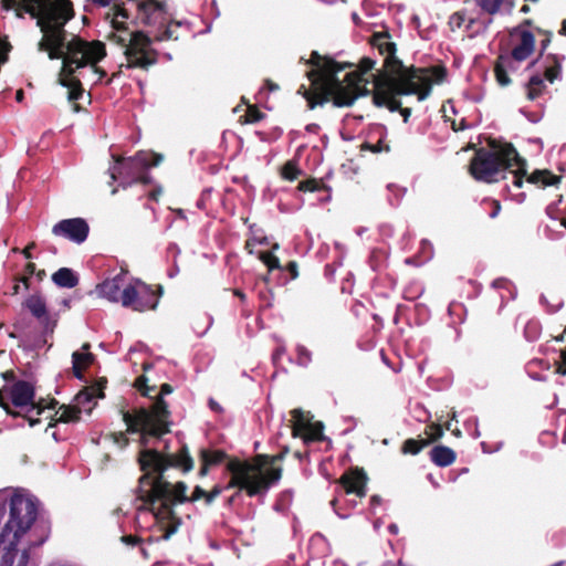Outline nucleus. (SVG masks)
Here are the masks:
<instances>
[{
    "mask_svg": "<svg viewBox=\"0 0 566 566\" xmlns=\"http://www.w3.org/2000/svg\"><path fill=\"white\" fill-rule=\"evenodd\" d=\"M1 6L4 10L14 9L19 18L29 13L36 19L42 32L38 50L46 52L50 60H62L57 83L69 90L67 99L74 103V111L80 112L81 107L75 102L83 96L84 88L76 72L91 66L99 80L106 76V72L97 66L106 56L105 44L98 40L86 41L78 35L67 39L65 25L74 17L70 0H1Z\"/></svg>",
    "mask_w": 566,
    "mask_h": 566,
    "instance_id": "obj_1",
    "label": "nucleus"
},
{
    "mask_svg": "<svg viewBox=\"0 0 566 566\" xmlns=\"http://www.w3.org/2000/svg\"><path fill=\"white\" fill-rule=\"evenodd\" d=\"M108 18L113 31L107 39L124 49L126 63L112 73L107 84L119 77L124 67L149 71L159 61L153 43L178 40L177 30L182 27L171 19L167 3L158 0H115Z\"/></svg>",
    "mask_w": 566,
    "mask_h": 566,
    "instance_id": "obj_2",
    "label": "nucleus"
},
{
    "mask_svg": "<svg viewBox=\"0 0 566 566\" xmlns=\"http://www.w3.org/2000/svg\"><path fill=\"white\" fill-rule=\"evenodd\" d=\"M305 63L313 66L306 74L311 81V88L301 85L298 93L306 99L310 109L328 102L335 107H348L359 96L370 94V91L360 84L358 74L347 73L344 82L337 77L338 72L352 69L353 63H339L329 56H322L317 51H313Z\"/></svg>",
    "mask_w": 566,
    "mask_h": 566,
    "instance_id": "obj_3",
    "label": "nucleus"
},
{
    "mask_svg": "<svg viewBox=\"0 0 566 566\" xmlns=\"http://www.w3.org/2000/svg\"><path fill=\"white\" fill-rule=\"evenodd\" d=\"M516 167L512 170V184L516 188H521L526 181L538 186L549 187L557 186L562 181V176L553 174L548 169H535L527 175L526 160L520 157L517 150L512 144L495 146V142L491 143V148L480 147L475 149L470 160L469 172L478 181L492 184L500 180V176L507 169Z\"/></svg>",
    "mask_w": 566,
    "mask_h": 566,
    "instance_id": "obj_4",
    "label": "nucleus"
},
{
    "mask_svg": "<svg viewBox=\"0 0 566 566\" xmlns=\"http://www.w3.org/2000/svg\"><path fill=\"white\" fill-rule=\"evenodd\" d=\"M447 76L448 70L444 65L410 69L401 76L374 75L373 103L377 107L388 108L391 113L399 112L407 123L411 108L402 107L397 96L416 95L418 101H424L430 95L432 85L443 83Z\"/></svg>",
    "mask_w": 566,
    "mask_h": 566,
    "instance_id": "obj_5",
    "label": "nucleus"
},
{
    "mask_svg": "<svg viewBox=\"0 0 566 566\" xmlns=\"http://www.w3.org/2000/svg\"><path fill=\"white\" fill-rule=\"evenodd\" d=\"M172 391V386L165 382L150 406L134 407L129 410L122 408L119 412L126 424V430L111 432L108 434L109 439L120 448H126L129 444L127 434H138L137 441L140 447L148 446L151 440H160L166 433L170 432V411L164 396Z\"/></svg>",
    "mask_w": 566,
    "mask_h": 566,
    "instance_id": "obj_6",
    "label": "nucleus"
},
{
    "mask_svg": "<svg viewBox=\"0 0 566 566\" xmlns=\"http://www.w3.org/2000/svg\"><path fill=\"white\" fill-rule=\"evenodd\" d=\"M138 463L144 473L138 480L136 494L147 506H154L153 490L157 482L160 480L163 483H170L165 479V472L169 468H178L187 473L195 464L186 444L175 454H164L156 449H148L147 446L143 447L138 453Z\"/></svg>",
    "mask_w": 566,
    "mask_h": 566,
    "instance_id": "obj_7",
    "label": "nucleus"
},
{
    "mask_svg": "<svg viewBox=\"0 0 566 566\" xmlns=\"http://www.w3.org/2000/svg\"><path fill=\"white\" fill-rule=\"evenodd\" d=\"M187 484L182 481L175 485L159 481L153 490L154 506H149V511L153 512L156 521L160 524L164 531L161 538L165 541L169 539L181 525V518L174 511V506L178 503L206 500L207 491L200 485L195 486L191 496H187Z\"/></svg>",
    "mask_w": 566,
    "mask_h": 566,
    "instance_id": "obj_8",
    "label": "nucleus"
},
{
    "mask_svg": "<svg viewBox=\"0 0 566 566\" xmlns=\"http://www.w3.org/2000/svg\"><path fill=\"white\" fill-rule=\"evenodd\" d=\"M38 517V504L30 497L21 494H14L10 499V515L2 532L0 533V545L8 542L4 547L3 565L12 566L14 547L19 539L35 523Z\"/></svg>",
    "mask_w": 566,
    "mask_h": 566,
    "instance_id": "obj_9",
    "label": "nucleus"
},
{
    "mask_svg": "<svg viewBox=\"0 0 566 566\" xmlns=\"http://www.w3.org/2000/svg\"><path fill=\"white\" fill-rule=\"evenodd\" d=\"M112 157L114 159V165L109 168L112 182L119 179V186L124 189L134 184H154L148 170L158 166L164 159L161 154L149 150H139L130 157L120 155H113Z\"/></svg>",
    "mask_w": 566,
    "mask_h": 566,
    "instance_id": "obj_10",
    "label": "nucleus"
},
{
    "mask_svg": "<svg viewBox=\"0 0 566 566\" xmlns=\"http://www.w3.org/2000/svg\"><path fill=\"white\" fill-rule=\"evenodd\" d=\"M227 470L231 473V479L226 489L238 488L251 497L265 493L282 476V468L266 469L265 474H256L251 462L238 459L230 460Z\"/></svg>",
    "mask_w": 566,
    "mask_h": 566,
    "instance_id": "obj_11",
    "label": "nucleus"
},
{
    "mask_svg": "<svg viewBox=\"0 0 566 566\" xmlns=\"http://www.w3.org/2000/svg\"><path fill=\"white\" fill-rule=\"evenodd\" d=\"M11 402L15 408H27V411L22 412V418L29 422L30 427L41 422L40 416L45 409H55L59 403L54 398L45 403L44 399L35 401V389L34 386L27 380L15 381L10 389Z\"/></svg>",
    "mask_w": 566,
    "mask_h": 566,
    "instance_id": "obj_12",
    "label": "nucleus"
},
{
    "mask_svg": "<svg viewBox=\"0 0 566 566\" xmlns=\"http://www.w3.org/2000/svg\"><path fill=\"white\" fill-rule=\"evenodd\" d=\"M163 294V287L157 285L153 287L140 280L123 289L122 305L136 312L156 310L159 297Z\"/></svg>",
    "mask_w": 566,
    "mask_h": 566,
    "instance_id": "obj_13",
    "label": "nucleus"
},
{
    "mask_svg": "<svg viewBox=\"0 0 566 566\" xmlns=\"http://www.w3.org/2000/svg\"><path fill=\"white\" fill-rule=\"evenodd\" d=\"M369 44L377 49L380 55H384V69L378 70L375 75L390 74L391 76H401L407 74L410 69H418L415 65L405 66L402 61L397 57V45L390 41L388 31L375 32L370 39Z\"/></svg>",
    "mask_w": 566,
    "mask_h": 566,
    "instance_id": "obj_14",
    "label": "nucleus"
},
{
    "mask_svg": "<svg viewBox=\"0 0 566 566\" xmlns=\"http://www.w3.org/2000/svg\"><path fill=\"white\" fill-rule=\"evenodd\" d=\"M292 436L301 438L305 443L323 441L325 439L324 424L321 421H313V416L302 409H293Z\"/></svg>",
    "mask_w": 566,
    "mask_h": 566,
    "instance_id": "obj_15",
    "label": "nucleus"
},
{
    "mask_svg": "<svg viewBox=\"0 0 566 566\" xmlns=\"http://www.w3.org/2000/svg\"><path fill=\"white\" fill-rule=\"evenodd\" d=\"M22 306L39 321L44 336L52 335L54 333L57 319L49 314L45 300L40 293L29 295L23 301Z\"/></svg>",
    "mask_w": 566,
    "mask_h": 566,
    "instance_id": "obj_16",
    "label": "nucleus"
},
{
    "mask_svg": "<svg viewBox=\"0 0 566 566\" xmlns=\"http://www.w3.org/2000/svg\"><path fill=\"white\" fill-rule=\"evenodd\" d=\"M509 34L511 42L514 43L509 56L516 62L527 60L535 51L534 34L522 27H514Z\"/></svg>",
    "mask_w": 566,
    "mask_h": 566,
    "instance_id": "obj_17",
    "label": "nucleus"
},
{
    "mask_svg": "<svg viewBox=\"0 0 566 566\" xmlns=\"http://www.w3.org/2000/svg\"><path fill=\"white\" fill-rule=\"evenodd\" d=\"M90 232L88 223L82 218L64 219L55 223L52 233L77 244L83 243Z\"/></svg>",
    "mask_w": 566,
    "mask_h": 566,
    "instance_id": "obj_18",
    "label": "nucleus"
},
{
    "mask_svg": "<svg viewBox=\"0 0 566 566\" xmlns=\"http://www.w3.org/2000/svg\"><path fill=\"white\" fill-rule=\"evenodd\" d=\"M346 494H355L363 499L367 494L368 476L363 468L352 467L337 481Z\"/></svg>",
    "mask_w": 566,
    "mask_h": 566,
    "instance_id": "obj_19",
    "label": "nucleus"
},
{
    "mask_svg": "<svg viewBox=\"0 0 566 566\" xmlns=\"http://www.w3.org/2000/svg\"><path fill=\"white\" fill-rule=\"evenodd\" d=\"M126 272L122 270L120 273L112 279H106L102 283L96 285V292L101 297L108 300L109 302L122 303V292L124 289Z\"/></svg>",
    "mask_w": 566,
    "mask_h": 566,
    "instance_id": "obj_20",
    "label": "nucleus"
},
{
    "mask_svg": "<svg viewBox=\"0 0 566 566\" xmlns=\"http://www.w3.org/2000/svg\"><path fill=\"white\" fill-rule=\"evenodd\" d=\"M35 531H40V537L38 541L32 542L30 544L29 548H24L21 553H19L18 548L14 547V553L17 555L13 557L12 566H27L28 565L29 558H30L29 549L31 547L42 545L48 539V537L50 535V524L48 522L40 521L36 524ZM15 546H18V544ZM1 566H4L3 559L1 560Z\"/></svg>",
    "mask_w": 566,
    "mask_h": 566,
    "instance_id": "obj_21",
    "label": "nucleus"
},
{
    "mask_svg": "<svg viewBox=\"0 0 566 566\" xmlns=\"http://www.w3.org/2000/svg\"><path fill=\"white\" fill-rule=\"evenodd\" d=\"M429 457L432 463L440 468L450 467L457 460L455 451L443 444L434 446L430 450Z\"/></svg>",
    "mask_w": 566,
    "mask_h": 566,
    "instance_id": "obj_22",
    "label": "nucleus"
},
{
    "mask_svg": "<svg viewBox=\"0 0 566 566\" xmlns=\"http://www.w3.org/2000/svg\"><path fill=\"white\" fill-rule=\"evenodd\" d=\"M81 408L71 405H61L55 412V417L51 418L49 427H54L56 423H75L81 420Z\"/></svg>",
    "mask_w": 566,
    "mask_h": 566,
    "instance_id": "obj_23",
    "label": "nucleus"
},
{
    "mask_svg": "<svg viewBox=\"0 0 566 566\" xmlns=\"http://www.w3.org/2000/svg\"><path fill=\"white\" fill-rule=\"evenodd\" d=\"M565 60L564 55L548 53L544 56L545 70L544 77L549 82L554 83L562 73V63Z\"/></svg>",
    "mask_w": 566,
    "mask_h": 566,
    "instance_id": "obj_24",
    "label": "nucleus"
},
{
    "mask_svg": "<svg viewBox=\"0 0 566 566\" xmlns=\"http://www.w3.org/2000/svg\"><path fill=\"white\" fill-rule=\"evenodd\" d=\"M287 453L289 448L285 447L281 452L274 455L256 454L251 465L255 469L256 474H265L266 470H263L264 467L269 465V469L275 468L274 464L282 461Z\"/></svg>",
    "mask_w": 566,
    "mask_h": 566,
    "instance_id": "obj_25",
    "label": "nucleus"
},
{
    "mask_svg": "<svg viewBox=\"0 0 566 566\" xmlns=\"http://www.w3.org/2000/svg\"><path fill=\"white\" fill-rule=\"evenodd\" d=\"M104 386L101 382L96 385L85 387L80 392L76 394L74 400L76 402V407L83 408L87 403L92 402L96 398H104Z\"/></svg>",
    "mask_w": 566,
    "mask_h": 566,
    "instance_id": "obj_26",
    "label": "nucleus"
},
{
    "mask_svg": "<svg viewBox=\"0 0 566 566\" xmlns=\"http://www.w3.org/2000/svg\"><path fill=\"white\" fill-rule=\"evenodd\" d=\"M53 283L59 287L73 289L78 284L77 274L70 268H61L52 274Z\"/></svg>",
    "mask_w": 566,
    "mask_h": 566,
    "instance_id": "obj_27",
    "label": "nucleus"
},
{
    "mask_svg": "<svg viewBox=\"0 0 566 566\" xmlns=\"http://www.w3.org/2000/svg\"><path fill=\"white\" fill-rule=\"evenodd\" d=\"M95 356L90 353L74 352L72 355L73 374L77 379H83V371L94 363Z\"/></svg>",
    "mask_w": 566,
    "mask_h": 566,
    "instance_id": "obj_28",
    "label": "nucleus"
},
{
    "mask_svg": "<svg viewBox=\"0 0 566 566\" xmlns=\"http://www.w3.org/2000/svg\"><path fill=\"white\" fill-rule=\"evenodd\" d=\"M512 59L507 54H500L494 64V74L496 82L501 86H507L511 83V78L507 74L506 67L511 64Z\"/></svg>",
    "mask_w": 566,
    "mask_h": 566,
    "instance_id": "obj_29",
    "label": "nucleus"
},
{
    "mask_svg": "<svg viewBox=\"0 0 566 566\" xmlns=\"http://www.w3.org/2000/svg\"><path fill=\"white\" fill-rule=\"evenodd\" d=\"M546 85L541 75L536 74L531 76L526 84V97L530 101H535L538 98L543 92L545 91Z\"/></svg>",
    "mask_w": 566,
    "mask_h": 566,
    "instance_id": "obj_30",
    "label": "nucleus"
},
{
    "mask_svg": "<svg viewBox=\"0 0 566 566\" xmlns=\"http://www.w3.org/2000/svg\"><path fill=\"white\" fill-rule=\"evenodd\" d=\"M200 461L206 462L209 467L220 464L227 458V453L222 450H200Z\"/></svg>",
    "mask_w": 566,
    "mask_h": 566,
    "instance_id": "obj_31",
    "label": "nucleus"
},
{
    "mask_svg": "<svg viewBox=\"0 0 566 566\" xmlns=\"http://www.w3.org/2000/svg\"><path fill=\"white\" fill-rule=\"evenodd\" d=\"M429 446V441H426L424 439H412L409 438L403 441L401 446V453L403 454H418L423 448Z\"/></svg>",
    "mask_w": 566,
    "mask_h": 566,
    "instance_id": "obj_32",
    "label": "nucleus"
},
{
    "mask_svg": "<svg viewBox=\"0 0 566 566\" xmlns=\"http://www.w3.org/2000/svg\"><path fill=\"white\" fill-rule=\"evenodd\" d=\"M375 64H376L375 60H373L371 57L365 56L359 61L357 70L352 71L350 73L358 74L360 84L366 86L368 81L365 78V74L370 72L375 67Z\"/></svg>",
    "mask_w": 566,
    "mask_h": 566,
    "instance_id": "obj_33",
    "label": "nucleus"
},
{
    "mask_svg": "<svg viewBox=\"0 0 566 566\" xmlns=\"http://www.w3.org/2000/svg\"><path fill=\"white\" fill-rule=\"evenodd\" d=\"M302 175L303 171L298 168V165L295 160L286 161L281 168L282 178L289 181H294Z\"/></svg>",
    "mask_w": 566,
    "mask_h": 566,
    "instance_id": "obj_34",
    "label": "nucleus"
},
{
    "mask_svg": "<svg viewBox=\"0 0 566 566\" xmlns=\"http://www.w3.org/2000/svg\"><path fill=\"white\" fill-rule=\"evenodd\" d=\"M467 20H468L467 29H471L473 27V24L475 23V19H473V18L468 19L464 10L457 11L453 14H451V17L449 19V25L451 27L452 30L460 29Z\"/></svg>",
    "mask_w": 566,
    "mask_h": 566,
    "instance_id": "obj_35",
    "label": "nucleus"
},
{
    "mask_svg": "<svg viewBox=\"0 0 566 566\" xmlns=\"http://www.w3.org/2000/svg\"><path fill=\"white\" fill-rule=\"evenodd\" d=\"M259 259L266 265L269 271L273 270H282L283 266L280 263V260L272 251H261L259 253Z\"/></svg>",
    "mask_w": 566,
    "mask_h": 566,
    "instance_id": "obj_36",
    "label": "nucleus"
},
{
    "mask_svg": "<svg viewBox=\"0 0 566 566\" xmlns=\"http://www.w3.org/2000/svg\"><path fill=\"white\" fill-rule=\"evenodd\" d=\"M259 259L266 265L269 271L273 270H282L283 266L280 263V260L272 251H261L259 253Z\"/></svg>",
    "mask_w": 566,
    "mask_h": 566,
    "instance_id": "obj_37",
    "label": "nucleus"
},
{
    "mask_svg": "<svg viewBox=\"0 0 566 566\" xmlns=\"http://www.w3.org/2000/svg\"><path fill=\"white\" fill-rule=\"evenodd\" d=\"M134 387L140 392L142 396L154 398L151 392L156 390V385L149 386L148 378L142 375L135 379Z\"/></svg>",
    "mask_w": 566,
    "mask_h": 566,
    "instance_id": "obj_38",
    "label": "nucleus"
},
{
    "mask_svg": "<svg viewBox=\"0 0 566 566\" xmlns=\"http://www.w3.org/2000/svg\"><path fill=\"white\" fill-rule=\"evenodd\" d=\"M504 0H476V4L481 8L482 11L486 12L490 15L496 14Z\"/></svg>",
    "mask_w": 566,
    "mask_h": 566,
    "instance_id": "obj_39",
    "label": "nucleus"
},
{
    "mask_svg": "<svg viewBox=\"0 0 566 566\" xmlns=\"http://www.w3.org/2000/svg\"><path fill=\"white\" fill-rule=\"evenodd\" d=\"M424 433L427 436L424 440L431 444L443 437V427L439 423H431L426 427Z\"/></svg>",
    "mask_w": 566,
    "mask_h": 566,
    "instance_id": "obj_40",
    "label": "nucleus"
},
{
    "mask_svg": "<svg viewBox=\"0 0 566 566\" xmlns=\"http://www.w3.org/2000/svg\"><path fill=\"white\" fill-rule=\"evenodd\" d=\"M360 149L361 150H369L371 153H375V154H378V153H389L390 151V146L388 143H386L384 140V138H380L376 144H370L368 142H365L361 146H360Z\"/></svg>",
    "mask_w": 566,
    "mask_h": 566,
    "instance_id": "obj_41",
    "label": "nucleus"
},
{
    "mask_svg": "<svg viewBox=\"0 0 566 566\" xmlns=\"http://www.w3.org/2000/svg\"><path fill=\"white\" fill-rule=\"evenodd\" d=\"M265 114L261 112L258 106L249 105L244 114L245 123L254 124L262 120Z\"/></svg>",
    "mask_w": 566,
    "mask_h": 566,
    "instance_id": "obj_42",
    "label": "nucleus"
},
{
    "mask_svg": "<svg viewBox=\"0 0 566 566\" xmlns=\"http://www.w3.org/2000/svg\"><path fill=\"white\" fill-rule=\"evenodd\" d=\"M297 189L303 192H314L321 190V182L315 178H310L301 181L297 186Z\"/></svg>",
    "mask_w": 566,
    "mask_h": 566,
    "instance_id": "obj_43",
    "label": "nucleus"
},
{
    "mask_svg": "<svg viewBox=\"0 0 566 566\" xmlns=\"http://www.w3.org/2000/svg\"><path fill=\"white\" fill-rule=\"evenodd\" d=\"M297 361L302 366H306L312 360L311 352L303 345H298L296 348Z\"/></svg>",
    "mask_w": 566,
    "mask_h": 566,
    "instance_id": "obj_44",
    "label": "nucleus"
},
{
    "mask_svg": "<svg viewBox=\"0 0 566 566\" xmlns=\"http://www.w3.org/2000/svg\"><path fill=\"white\" fill-rule=\"evenodd\" d=\"M536 31L538 34H543L545 38L541 41V52H539V55L541 56H545L544 53L545 51L547 50V48L549 46L551 42H552V32L551 31H545V30H542L541 28H536Z\"/></svg>",
    "mask_w": 566,
    "mask_h": 566,
    "instance_id": "obj_45",
    "label": "nucleus"
},
{
    "mask_svg": "<svg viewBox=\"0 0 566 566\" xmlns=\"http://www.w3.org/2000/svg\"><path fill=\"white\" fill-rule=\"evenodd\" d=\"M0 407L7 412V415L18 418L22 416L21 410H14L10 407L9 402L4 399L2 392L0 391Z\"/></svg>",
    "mask_w": 566,
    "mask_h": 566,
    "instance_id": "obj_46",
    "label": "nucleus"
},
{
    "mask_svg": "<svg viewBox=\"0 0 566 566\" xmlns=\"http://www.w3.org/2000/svg\"><path fill=\"white\" fill-rule=\"evenodd\" d=\"M221 493L222 488L214 485L209 492H207L206 504L210 505Z\"/></svg>",
    "mask_w": 566,
    "mask_h": 566,
    "instance_id": "obj_47",
    "label": "nucleus"
},
{
    "mask_svg": "<svg viewBox=\"0 0 566 566\" xmlns=\"http://www.w3.org/2000/svg\"><path fill=\"white\" fill-rule=\"evenodd\" d=\"M556 373L559 375H566V347L560 350V361L557 364Z\"/></svg>",
    "mask_w": 566,
    "mask_h": 566,
    "instance_id": "obj_48",
    "label": "nucleus"
},
{
    "mask_svg": "<svg viewBox=\"0 0 566 566\" xmlns=\"http://www.w3.org/2000/svg\"><path fill=\"white\" fill-rule=\"evenodd\" d=\"M163 195V187L160 185H156L148 193L147 198L151 201L158 202Z\"/></svg>",
    "mask_w": 566,
    "mask_h": 566,
    "instance_id": "obj_49",
    "label": "nucleus"
},
{
    "mask_svg": "<svg viewBox=\"0 0 566 566\" xmlns=\"http://www.w3.org/2000/svg\"><path fill=\"white\" fill-rule=\"evenodd\" d=\"M282 270L287 271L292 280L298 276V265L296 261H290Z\"/></svg>",
    "mask_w": 566,
    "mask_h": 566,
    "instance_id": "obj_50",
    "label": "nucleus"
},
{
    "mask_svg": "<svg viewBox=\"0 0 566 566\" xmlns=\"http://www.w3.org/2000/svg\"><path fill=\"white\" fill-rule=\"evenodd\" d=\"M31 277L32 276H29L27 274H15V275H13L12 281H17L18 283L23 285L24 290H29Z\"/></svg>",
    "mask_w": 566,
    "mask_h": 566,
    "instance_id": "obj_51",
    "label": "nucleus"
},
{
    "mask_svg": "<svg viewBox=\"0 0 566 566\" xmlns=\"http://www.w3.org/2000/svg\"><path fill=\"white\" fill-rule=\"evenodd\" d=\"M490 206L492 207V210L490 211L489 216L490 218L494 219L496 218L501 212V203L499 200L492 199L488 201Z\"/></svg>",
    "mask_w": 566,
    "mask_h": 566,
    "instance_id": "obj_52",
    "label": "nucleus"
},
{
    "mask_svg": "<svg viewBox=\"0 0 566 566\" xmlns=\"http://www.w3.org/2000/svg\"><path fill=\"white\" fill-rule=\"evenodd\" d=\"M122 541L127 545H137L142 542V538L135 535H125L122 537Z\"/></svg>",
    "mask_w": 566,
    "mask_h": 566,
    "instance_id": "obj_53",
    "label": "nucleus"
},
{
    "mask_svg": "<svg viewBox=\"0 0 566 566\" xmlns=\"http://www.w3.org/2000/svg\"><path fill=\"white\" fill-rule=\"evenodd\" d=\"M36 244L35 242H30L22 251L21 253L23 254V256L28 260H31L33 256H32V253H31V250L32 249H35Z\"/></svg>",
    "mask_w": 566,
    "mask_h": 566,
    "instance_id": "obj_54",
    "label": "nucleus"
},
{
    "mask_svg": "<svg viewBox=\"0 0 566 566\" xmlns=\"http://www.w3.org/2000/svg\"><path fill=\"white\" fill-rule=\"evenodd\" d=\"M36 271V265L32 262H28L24 266V273L23 274H27L29 276H32L34 275Z\"/></svg>",
    "mask_w": 566,
    "mask_h": 566,
    "instance_id": "obj_55",
    "label": "nucleus"
},
{
    "mask_svg": "<svg viewBox=\"0 0 566 566\" xmlns=\"http://www.w3.org/2000/svg\"><path fill=\"white\" fill-rule=\"evenodd\" d=\"M209 407L212 411L214 412H222L223 411V408L220 406L219 402H217L214 399L210 398L209 399Z\"/></svg>",
    "mask_w": 566,
    "mask_h": 566,
    "instance_id": "obj_56",
    "label": "nucleus"
},
{
    "mask_svg": "<svg viewBox=\"0 0 566 566\" xmlns=\"http://www.w3.org/2000/svg\"><path fill=\"white\" fill-rule=\"evenodd\" d=\"M284 353H285V348H284L283 346H279V347L274 350V353H273V355H272V359H273V361H274V363H276V361L282 357V355H283Z\"/></svg>",
    "mask_w": 566,
    "mask_h": 566,
    "instance_id": "obj_57",
    "label": "nucleus"
},
{
    "mask_svg": "<svg viewBox=\"0 0 566 566\" xmlns=\"http://www.w3.org/2000/svg\"><path fill=\"white\" fill-rule=\"evenodd\" d=\"M20 291H21L20 283H18L17 281H13L11 290L8 292V294L15 296V295L20 294Z\"/></svg>",
    "mask_w": 566,
    "mask_h": 566,
    "instance_id": "obj_58",
    "label": "nucleus"
},
{
    "mask_svg": "<svg viewBox=\"0 0 566 566\" xmlns=\"http://www.w3.org/2000/svg\"><path fill=\"white\" fill-rule=\"evenodd\" d=\"M209 468L210 467L208 464H206V462H201V467L198 472L199 476H201V478L206 476L208 474Z\"/></svg>",
    "mask_w": 566,
    "mask_h": 566,
    "instance_id": "obj_59",
    "label": "nucleus"
},
{
    "mask_svg": "<svg viewBox=\"0 0 566 566\" xmlns=\"http://www.w3.org/2000/svg\"><path fill=\"white\" fill-rule=\"evenodd\" d=\"M369 503H370V506L371 507H376L378 505H380L381 503V497L379 495H373L369 500Z\"/></svg>",
    "mask_w": 566,
    "mask_h": 566,
    "instance_id": "obj_60",
    "label": "nucleus"
},
{
    "mask_svg": "<svg viewBox=\"0 0 566 566\" xmlns=\"http://www.w3.org/2000/svg\"><path fill=\"white\" fill-rule=\"evenodd\" d=\"M265 86L269 91L274 92L279 90V85L272 82L271 80H265Z\"/></svg>",
    "mask_w": 566,
    "mask_h": 566,
    "instance_id": "obj_61",
    "label": "nucleus"
},
{
    "mask_svg": "<svg viewBox=\"0 0 566 566\" xmlns=\"http://www.w3.org/2000/svg\"><path fill=\"white\" fill-rule=\"evenodd\" d=\"M318 129H319V126H318L317 124H315V123L308 124V125L306 126V130H307L308 133H317V132H318Z\"/></svg>",
    "mask_w": 566,
    "mask_h": 566,
    "instance_id": "obj_62",
    "label": "nucleus"
},
{
    "mask_svg": "<svg viewBox=\"0 0 566 566\" xmlns=\"http://www.w3.org/2000/svg\"><path fill=\"white\" fill-rule=\"evenodd\" d=\"M533 25L532 19H524L517 27H522L523 29H527Z\"/></svg>",
    "mask_w": 566,
    "mask_h": 566,
    "instance_id": "obj_63",
    "label": "nucleus"
},
{
    "mask_svg": "<svg viewBox=\"0 0 566 566\" xmlns=\"http://www.w3.org/2000/svg\"><path fill=\"white\" fill-rule=\"evenodd\" d=\"M558 33H559L560 35H563V36H566V19H565V20H563V22H562V27H560V29H559Z\"/></svg>",
    "mask_w": 566,
    "mask_h": 566,
    "instance_id": "obj_64",
    "label": "nucleus"
}]
</instances>
